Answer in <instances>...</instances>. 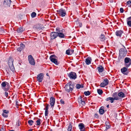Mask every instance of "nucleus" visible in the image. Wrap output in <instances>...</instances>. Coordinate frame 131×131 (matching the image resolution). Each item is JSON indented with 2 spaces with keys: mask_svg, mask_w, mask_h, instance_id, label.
Returning a JSON list of instances; mask_svg holds the SVG:
<instances>
[{
  "mask_svg": "<svg viewBox=\"0 0 131 131\" xmlns=\"http://www.w3.org/2000/svg\"><path fill=\"white\" fill-rule=\"evenodd\" d=\"M119 54L121 56H123L125 57L126 56L127 54V51L125 49H120L119 51Z\"/></svg>",
  "mask_w": 131,
  "mask_h": 131,
  "instance_id": "nucleus-7",
  "label": "nucleus"
},
{
  "mask_svg": "<svg viewBox=\"0 0 131 131\" xmlns=\"http://www.w3.org/2000/svg\"><path fill=\"white\" fill-rule=\"evenodd\" d=\"M106 107H107V108H109V105H107V106H106Z\"/></svg>",
  "mask_w": 131,
  "mask_h": 131,
  "instance_id": "nucleus-53",
  "label": "nucleus"
},
{
  "mask_svg": "<svg viewBox=\"0 0 131 131\" xmlns=\"http://www.w3.org/2000/svg\"><path fill=\"white\" fill-rule=\"evenodd\" d=\"M126 21L128 26L131 27V16L126 18Z\"/></svg>",
  "mask_w": 131,
  "mask_h": 131,
  "instance_id": "nucleus-13",
  "label": "nucleus"
},
{
  "mask_svg": "<svg viewBox=\"0 0 131 131\" xmlns=\"http://www.w3.org/2000/svg\"><path fill=\"white\" fill-rule=\"evenodd\" d=\"M36 15V13L35 12H32L31 14V16L32 17L34 18L35 17Z\"/></svg>",
  "mask_w": 131,
  "mask_h": 131,
  "instance_id": "nucleus-38",
  "label": "nucleus"
},
{
  "mask_svg": "<svg viewBox=\"0 0 131 131\" xmlns=\"http://www.w3.org/2000/svg\"><path fill=\"white\" fill-rule=\"evenodd\" d=\"M79 126L81 130L83 129L84 127V124L82 123H80L79 124Z\"/></svg>",
  "mask_w": 131,
  "mask_h": 131,
  "instance_id": "nucleus-26",
  "label": "nucleus"
},
{
  "mask_svg": "<svg viewBox=\"0 0 131 131\" xmlns=\"http://www.w3.org/2000/svg\"><path fill=\"white\" fill-rule=\"evenodd\" d=\"M28 131H32V130H31V129H29V130Z\"/></svg>",
  "mask_w": 131,
  "mask_h": 131,
  "instance_id": "nucleus-54",
  "label": "nucleus"
},
{
  "mask_svg": "<svg viewBox=\"0 0 131 131\" xmlns=\"http://www.w3.org/2000/svg\"><path fill=\"white\" fill-rule=\"evenodd\" d=\"M56 30L57 31H58V32H59V31H61L60 30H59V28H57L56 29Z\"/></svg>",
  "mask_w": 131,
  "mask_h": 131,
  "instance_id": "nucleus-52",
  "label": "nucleus"
},
{
  "mask_svg": "<svg viewBox=\"0 0 131 131\" xmlns=\"http://www.w3.org/2000/svg\"><path fill=\"white\" fill-rule=\"evenodd\" d=\"M25 47V45L24 44L21 43L20 44V47L21 48V49H23Z\"/></svg>",
  "mask_w": 131,
  "mask_h": 131,
  "instance_id": "nucleus-45",
  "label": "nucleus"
},
{
  "mask_svg": "<svg viewBox=\"0 0 131 131\" xmlns=\"http://www.w3.org/2000/svg\"><path fill=\"white\" fill-rule=\"evenodd\" d=\"M41 120L40 118H38V120L36 121V122L37 123L36 125H39L40 124V121Z\"/></svg>",
  "mask_w": 131,
  "mask_h": 131,
  "instance_id": "nucleus-33",
  "label": "nucleus"
},
{
  "mask_svg": "<svg viewBox=\"0 0 131 131\" xmlns=\"http://www.w3.org/2000/svg\"><path fill=\"white\" fill-rule=\"evenodd\" d=\"M112 1H113V0H112Z\"/></svg>",
  "mask_w": 131,
  "mask_h": 131,
  "instance_id": "nucleus-59",
  "label": "nucleus"
},
{
  "mask_svg": "<svg viewBox=\"0 0 131 131\" xmlns=\"http://www.w3.org/2000/svg\"><path fill=\"white\" fill-rule=\"evenodd\" d=\"M95 115H97V114H95Z\"/></svg>",
  "mask_w": 131,
  "mask_h": 131,
  "instance_id": "nucleus-56",
  "label": "nucleus"
},
{
  "mask_svg": "<svg viewBox=\"0 0 131 131\" xmlns=\"http://www.w3.org/2000/svg\"><path fill=\"white\" fill-rule=\"evenodd\" d=\"M13 61L14 60L13 58H10L9 59L8 62V64L9 67V68L13 72H14L15 70V69L13 66Z\"/></svg>",
  "mask_w": 131,
  "mask_h": 131,
  "instance_id": "nucleus-2",
  "label": "nucleus"
},
{
  "mask_svg": "<svg viewBox=\"0 0 131 131\" xmlns=\"http://www.w3.org/2000/svg\"><path fill=\"white\" fill-rule=\"evenodd\" d=\"M6 71L8 74L10 73L11 71H12L9 68V67L6 70Z\"/></svg>",
  "mask_w": 131,
  "mask_h": 131,
  "instance_id": "nucleus-42",
  "label": "nucleus"
},
{
  "mask_svg": "<svg viewBox=\"0 0 131 131\" xmlns=\"http://www.w3.org/2000/svg\"><path fill=\"white\" fill-rule=\"evenodd\" d=\"M131 64V59L128 57H126L124 59V65L126 67H129Z\"/></svg>",
  "mask_w": 131,
  "mask_h": 131,
  "instance_id": "nucleus-4",
  "label": "nucleus"
},
{
  "mask_svg": "<svg viewBox=\"0 0 131 131\" xmlns=\"http://www.w3.org/2000/svg\"><path fill=\"white\" fill-rule=\"evenodd\" d=\"M8 83L6 82H3L1 84V85L2 87H5L6 86V85H7V84H8Z\"/></svg>",
  "mask_w": 131,
  "mask_h": 131,
  "instance_id": "nucleus-29",
  "label": "nucleus"
},
{
  "mask_svg": "<svg viewBox=\"0 0 131 131\" xmlns=\"http://www.w3.org/2000/svg\"><path fill=\"white\" fill-rule=\"evenodd\" d=\"M118 95L122 98H123L125 97V94L122 92H119L118 94Z\"/></svg>",
  "mask_w": 131,
  "mask_h": 131,
  "instance_id": "nucleus-22",
  "label": "nucleus"
},
{
  "mask_svg": "<svg viewBox=\"0 0 131 131\" xmlns=\"http://www.w3.org/2000/svg\"><path fill=\"white\" fill-rule=\"evenodd\" d=\"M57 12L59 15L62 17L65 16L66 14L65 10L63 9H61L57 10Z\"/></svg>",
  "mask_w": 131,
  "mask_h": 131,
  "instance_id": "nucleus-5",
  "label": "nucleus"
},
{
  "mask_svg": "<svg viewBox=\"0 0 131 131\" xmlns=\"http://www.w3.org/2000/svg\"><path fill=\"white\" fill-rule=\"evenodd\" d=\"M0 131H5L3 127H2L0 130Z\"/></svg>",
  "mask_w": 131,
  "mask_h": 131,
  "instance_id": "nucleus-51",
  "label": "nucleus"
},
{
  "mask_svg": "<svg viewBox=\"0 0 131 131\" xmlns=\"http://www.w3.org/2000/svg\"><path fill=\"white\" fill-rule=\"evenodd\" d=\"M91 58L88 57L85 59V62L87 65H89L91 63Z\"/></svg>",
  "mask_w": 131,
  "mask_h": 131,
  "instance_id": "nucleus-18",
  "label": "nucleus"
},
{
  "mask_svg": "<svg viewBox=\"0 0 131 131\" xmlns=\"http://www.w3.org/2000/svg\"><path fill=\"white\" fill-rule=\"evenodd\" d=\"M70 51V53H71L70 54L71 55L74 52V50L73 49H69Z\"/></svg>",
  "mask_w": 131,
  "mask_h": 131,
  "instance_id": "nucleus-46",
  "label": "nucleus"
},
{
  "mask_svg": "<svg viewBox=\"0 0 131 131\" xmlns=\"http://www.w3.org/2000/svg\"><path fill=\"white\" fill-rule=\"evenodd\" d=\"M105 100L107 101H108L109 100H110L111 102V103H113L114 102L113 101L114 100L113 97H108L106 98Z\"/></svg>",
  "mask_w": 131,
  "mask_h": 131,
  "instance_id": "nucleus-24",
  "label": "nucleus"
},
{
  "mask_svg": "<svg viewBox=\"0 0 131 131\" xmlns=\"http://www.w3.org/2000/svg\"><path fill=\"white\" fill-rule=\"evenodd\" d=\"M97 69L98 70V72H102L104 70V68L102 65H100L97 68Z\"/></svg>",
  "mask_w": 131,
  "mask_h": 131,
  "instance_id": "nucleus-16",
  "label": "nucleus"
},
{
  "mask_svg": "<svg viewBox=\"0 0 131 131\" xmlns=\"http://www.w3.org/2000/svg\"><path fill=\"white\" fill-rule=\"evenodd\" d=\"M106 86L104 82L101 83L100 84V86L102 87H104Z\"/></svg>",
  "mask_w": 131,
  "mask_h": 131,
  "instance_id": "nucleus-39",
  "label": "nucleus"
},
{
  "mask_svg": "<svg viewBox=\"0 0 131 131\" xmlns=\"http://www.w3.org/2000/svg\"><path fill=\"white\" fill-rule=\"evenodd\" d=\"M68 76L70 79H75L77 78L76 73L73 72H71L68 74Z\"/></svg>",
  "mask_w": 131,
  "mask_h": 131,
  "instance_id": "nucleus-8",
  "label": "nucleus"
},
{
  "mask_svg": "<svg viewBox=\"0 0 131 131\" xmlns=\"http://www.w3.org/2000/svg\"><path fill=\"white\" fill-rule=\"evenodd\" d=\"M66 53L67 55H71V53H70L69 49L66 50Z\"/></svg>",
  "mask_w": 131,
  "mask_h": 131,
  "instance_id": "nucleus-41",
  "label": "nucleus"
},
{
  "mask_svg": "<svg viewBox=\"0 0 131 131\" xmlns=\"http://www.w3.org/2000/svg\"><path fill=\"white\" fill-rule=\"evenodd\" d=\"M8 93L7 92H5V95L7 97L8 96Z\"/></svg>",
  "mask_w": 131,
  "mask_h": 131,
  "instance_id": "nucleus-50",
  "label": "nucleus"
},
{
  "mask_svg": "<svg viewBox=\"0 0 131 131\" xmlns=\"http://www.w3.org/2000/svg\"><path fill=\"white\" fill-rule=\"evenodd\" d=\"M28 60L29 63L31 65H34L35 64V60L32 56L29 55L28 56Z\"/></svg>",
  "mask_w": 131,
  "mask_h": 131,
  "instance_id": "nucleus-6",
  "label": "nucleus"
},
{
  "mask_svg": "<svg viewBox=\"0 0 131 131\" xmlns=\"http://www.w3.org/2000/svg\"><path fill=\"white\" fill-rule=\"evenodd\" d=\"M61 31H59V32H58V36L61 38H63L64 37V35L61 32Z\"/></svg>",
  "mask_w": 131,
  "mask_h": 131,
  "instance_id": "nucleus-21",
  "label": "nucleus"
},
{
  "mask_svg": "<svg viewBox=\"0 0 131 131\" xmlns=\"http://www.w3.org/2000/svg\"><path fill=\"white\" fill-rule=\"evenodd\" d=\"M97 92L100 95L102 94L103 92L102 90L100 89H97Z\"/></svg>",
  "mask_w": 131,
  "mask_h": 131,
  "instance_id": "nucleus-34",
  "label": "nucleus"
},
{
  "mask_svg": "<svg viewBox=\"0 0 131 131\" xmlns=\"http://www.w3.org/2000/svg\"><path fill=\"white\" fill-rule=\"evenodd\" d=\"M17 31L18 32L21 33L23 31V28L20 27L18 29Z\"/></svg>",
  "mask_w": 131,
  "mask_h": 131,
  "instance_id": "nucleus-31",
  "label": "nucleus"
},
{
  "mask_svg": "<svg viewBox=\"0 0 131 131\" xmlns=\"http://www.w3.org/2000/svg\"><path fill=\"white\" fill-rule=\"evenodd\" d=\"M120 11L121 13H123L124 12V9L123 8H120Z\"/></svg>",
  "mask_w": 131,
  "mask_h": 131,
  "instance_id": "nucleus-47",
  "label": "nucleus"
},
{
  "mask_svg": "<svg viewBox=\"0 0 131 131\" xmlns=\"http://www.w3.org/2000/svg\"><path fill=\"white\" fill-rule=\"evenodd\" d=\"M74 85L72 83H67L65 86L64 88L66 91L68 92H71L74 88Z\"/></svg>",
  "mask_w": 131,
  "mask_h": 131,
  "instance_id": "nucleus-1",
  "label": "nucleus"
},
{
  "mask_svg": "<svg viewBox=\"0 0 131 131\" xmlns=\"http://www.w3.org/2000/svg\"><path fill=\"white\" fill-rule=\"evenodd\" d=\"M127 68L126 67H124L121 69V71L122 73L125 75H127L128 74V72H127L128 70Z\"/></svg>",
  "mask_w": 131,
  "mask_h": 131,
  "instance_id": "nucleus-12",
  "label": "nucleus"
},
{
  "mask_svg": "<svg viewBox=\"0 0 131 131\" xmlns=\"http://www.w3.org/2000/svg\"><path fill=\"white\" fill-rule=\"evenodd\" d=\"M45 116H47L48 114V110H45Z\"/></svg>",
  "mask_w": 131,
  "mask_h": 131,
  "instance_id": "nucleus-44",
  "label": "nucleus"
},
{
  "mask_svg": "<svg viewBox=\"0 0 131 131\" xmlns=\"http://www.w3.org/2000/svg\"><path fill=\"white\" fill-rule=\"evenodd\" d=\"M51 39H54L58 36V32H52L50 34Z\"/></svg>",
  "mask_w": 131,
  "mask_h": 131,
  "instance_id": "nucleus-10",
  "label": "nucleus"
},
{
  "mask_svg": "<svg viewBox=\"0 0 131 131\" xmlns=\"http://www.w3.org/2000/svg\"><path fill=\"white\" fill-rule=\"evenodd\" d=\"M127 5L128 7H130L131 5V1H129L127 2Z\"/></svg>",
  "mask_w": 131,
  "mask_h": 131,
  "instance_id": "nucleus-40",
  "label": "nucleus"
},
{
  "mask_svg": "<svg viewBox=\"0 0 131 131\" xmlns=\"http://www.w3.org/2000/svg\"><path fill=\"white\" fill-rule=\"evenodd\" d=\"M82 131H84V130H82Z\"/></svg>",
  "mask_w": 131,
  "mask_h": 131,
  "instance_id": "nucleus-58",
  "label": "nucleus"
},
{
  "mask_svg": "<svg viewBox=\"0 0 131 131\" xmlns=\"http://www.w3.org/2000/svg\"><path fill=\"white\" fill-rule=\"evenodd\" d=\"M43 74L40 73L37 75V80L39 82H41L43 79Z\"/></svg>",
  "mask_w": 131,
  "mask_h": 131,
  "instance_id": "nucleus-9",
  "label": "nucleus"
},
{
  "mask_svg": "<svg viewBox=\"0 0 131 131\" xmlns=\"http://www.w3.org/2000/svg\"><path fill=\"white\" fill-rule=\"evenodd\" d=\"M46 106L45 108H44V109L45 110H48L49 105L47 104V103L46 104Z\"/></svg>",
  "mask_w": 131,
  "mask_h": 131,
  "instance_id": "nucleus-43",
  "label": "nucleus"
},
{
  "mask_svg": "<svg viewBox=\"0 0 131 131\" xmlns=\"http://www.w3.org/2000/svg\"><path fill=\"white\" fill-rule=\"evenodd\" d=\"M103 82L106 85H107L108 84L109 81L107 79H106L104 80Z\"/></svg>",
  "mask_w": 131,
  "mask_h": 131,
  "instance_id": "nucleus-32",
  "label": "nucleus"
},
{
  "mask_svg": "<svg viewBox=\"0 0 131 131\" xmlns=\"http://www.w3.org/2000/svg\"><path fill=\"white\" fill-rule=\"evenodd\" d=\"M50 104L51 107H53L55 103V99L53 97H51L50 98Z\"/></svg>",
  "mask_w": 131,
  "mask_h": 131,
  "instance_id": "nucleus-17",
  "label": "nucleus"
},
{
  "mask_svg": "<svg viewBox=\"0 0 131 131\" xmlns=\"http://www.w3.org/2000/svg\"><path fill=\"white\" fill-rule=\"evenodd\" d=\"M123 32V31L119 30L116 31L115 32V34L117 36L120 37Z\"/></svg>",
  "mask_w": 131,
  "mask_h": 131,
  "instance_id": "nucleus-15",
  "label": "nucleus"
},
{
  "mask_svg": "<svg viewBox=\"0 0 131 131\" xmlns=\"http://www.w3.org/2000/svg\"><path fill=\"white\" fill-rule=\"evenodd\" d=\"M125 57L123 56H121L119 54V56L118 57V60L119 61H121L122 60H123L124 57Z\"/></svg>",
  "mask_w": 131,
  "mask_h": 131,
  "instance_id": "nucleus-30",
  "label": "nucleus"
},
{
  "mask_svg": "<svg viewBox=\"0 0 131 131\" xmlns=\"http://www.w3.org/2000/svg\"><path fill=\"white\" fill-rule=\"evenodd\" d=\"M23 49H21V48L20 47L18 48H17V50L18 51H20L21 50H22Z\"/></svg>",
  "mask_w": 131,
  "mask_h": 131,
  "instance_id": "nucleus-48",
  "label": "nucleus"
},
{
  "mask_svg": "<svg viewBox=\"0 0 131 131\" xmlns=\"http://www.w3.org/2000/svg\"><path fill=\"white\" fill-rule=\"evenodd\" d=\"M34 122L31 120H29L28 122V123L30 126L32 125Z\"/></svg>",
  "mask_w": 131,
  "mask_h": 131,
  "instance_id": "nucleus-36",
  "label": "nucleus"
},
{
  "mask_svg": "<svg viewBox=\"0 0 131 131\" xmlns=\"http://www.w3.org/2000/svg\"><path fill=\"white\" fill-rule=\"evenodd\" d=\"M105 125L106 128L107 129H109L111 127V125L108 122H105Z\"/></svg>",
  "mask_w": 131,
  "mask_h": 131,
  "instance_id": "nucleus-27",
  "label": "nucleus"
},
{
  "mask_svg": "<svg viewBox=\"0 0 131 131\" xmlns=\"http://www.w3.org/2000/svg\"><path fill=\"white\" fill-rule=\"evenodd\" d=\"M10 0H5L4 4L5 5H7L8 6H10L11 3Z\"/></svg>",
  "mask_w": 131,
  "mask_h": 131,
  "instance_id": "nucleus-20",
  "label": "nucleus"
},
{
  "mask_svg": "<svg viewBox=\"0 0 131 131\" xmlns=\"http://www.w3.org/2000/svg\"><path fill=\"white\" fill-rule=\"evenodd\" d=\"M4 90L5 91H6V89H4Z\"/></svg>",
  "mask_w": 131,
  "mask_h": 131,
  "instance_id": "nucleus-57",
  "label": "nucleus"
},
{
  "mask_svg": "<svg viewBox=\"0 0 131 131\" xmlns=\"http://www.w3.org/2000/svg\"><path fill=\"white\" fill-rule=\"evenodd\" d=\"M99 112L101 115L103 114L105 112V111L104 109V107H101L99 110Z\"/></svg>",
  "mask_w": 131,
  "mask_h": 131,
  "instance_id": "nucleus-23",
  "label": "nucleus"
},
{
  "mask_svg": "<svg viewBox=\"0 0 131 131\" xmlns=\"http://www.w3.org/2000/svg\"><path fill=\"white\" fill-rule=\"evenodd\" d=\"M84 94L86 96L89 95L90 94V93L89 91H85L84 92Z\"/></svg>",
  "mask_w": 131,
  "mask_h": 131,
  "instance_id": "nucleus-37",
  "label": "nucleus"
},
{
  "mask_svg": "<svg viewBox=\"0 0 131 131\" xmlns=\"http://www.w3.org/2000/svg\"><path fill=\"white\" fill-rule=\"evenodd\" d=\"M118 94L116 92L114 93L112 95V96L114 97L113 98L114 100H118L119 99L118 97L117 96Z\"/></svg>",
  "mask_w": 131,
  "mask_h": 131,
  "instance_id": "nucleus-19",
  "label": "nucleus"
},
{
  "mask_svg": "<svg viewBox=\"0 0 131 131\" xmlns=\"http://www.w3.org/2000/svg\"><path fill=\"white\" fill-rule=\"evenodd\" d=\"M72 128V126L71 124H70L68 126V131H72L71 130Z\"/></svg>",
  "mask_w": 131,
  "mask_h": 131,
  "instance_id": "nucleus-35",
  "label": "nucleus"
},
{
  "mask_svg": "<svg viewBox=\"0 0 131 131\" xmlns=\"http://www.w3.org/2000/svg\"><path fill=\"white\" fill-rule=\"evenodd\" d=\"M57 59V57L54 54L51 55L50 57V61L56 65H58L59 64Z\"/></svg>",
  "mask_w": 131,
  "mask_h": 131,
  "instance_id": "nucleus-3",
  "label": "nucleus"
},
{
  "mask_svg": "<svg viewBox=\"0 0 131 131\" xmlns=\"http://www.w3.org/2000/svg\"><path fill=\"white\" fill-rule=\"evenodd\" d=\"M76 87L77 89H79L80 88H83V85L82 84H77L76 86Z\"/></svg>",
  "mask_w": 131,
  "mask_h": 131,
  "instance_id": "nucleus-25",
  "label": "nucleus"
},
{
  "mask_svg": "<svg viewBox=\"0 0 131 131\" xmlns=\"http://www.w3.org/2000/svg\"><path fill=\"white\" fill-rule=\"evenodd\" d=\"M100 38L101 41H103L105 40V37L103 34H102L100 36Z\"/></svg>",
  "mask_w": 131,
  "mask_h": 131,
  "instance_id": "nucleus-28",
  "label": "nucleus"
},
{
  "mask_svg": "<svg viewBox=\"0 0 131 131\" xmlns=\"http://www.w3.org/2000/svg\"><path fill=\"white\" fill-rule=\"evenodd\" d=\"M60 102L61 103L63 104H64V102L63 100L61 99L60 100Z\"/></svg>",
  "mask_w": 131,
  "mask_h": 131,
  "instance_id": "nucleus-49",
  "label": "nucleus"
},
{
  "mask_svg": "<svg viewBox=\"0 0 131 131\" xmlns=\"http://www.w3.org/2000/svg\"><path fill=\"white\" fill-rule=\"evenodd\" d=\"M78 102L82 106H84L85 104V103L84 100H83L81 96H80L78 99Z\"/></svg>",
  "mask_w": 131,
  "mask_h": 131,
  "instance_id": "nucleus-11",
  "label": "nucleus"
},
{
  "mask_svg": "<svg viewBox=\"0 0 131 131\" xmlns=\"http://www.w3.org/2000/svg\"><path fill=\"white\" fill-rule=\"evenodd\" d=\"M9 113V111L6 110H3V113L2 114V115L4 117H8V114Z\"/></svg>",
  "mask_w": 131,
  "mask_h": 131,
  "instance_id": "nucleus-14",
  "label": "nucleus"
},
{
  "mask_svg": "<svg viewBox=\"0 0 131 131\" xmlns=\"http://www.w3.org/2000/svg\"><path fill=\"white\" fill-rule=\"evenodd\" d=\"M9 131H15L14 130H9Z\"/></svg>",
  "mask_w": 131,
  "mask_h": 131,
  "instance_id": "nucleus-55",
  "label": "nucleus"
}]
</instances>
